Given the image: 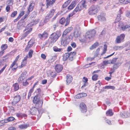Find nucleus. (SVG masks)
<instances>
[{
  "label": "nucleus",
  "mask_w": 130,
  "mask_h": 130,
  "mask_svg": "<svg viewBox=\"0 0 130 130\" xmlns=\"http://www.w3.org/2000/svg\"><path fill=\"white\" fill-rule=\"evenodd\" d=\"M48 33L44 31L42 34H38L39 37L41 39H45L48 37Z\"/></svg>",
  "instance_id": "11"
},
{
  "label": "nucleus",
  "mask_w": 130,
  "mask_h": 130,
  "mask_svg": "<svg viewBox=\"0 0 130 130\" xmlns=\"http://www.w3.org/2000/svg\"><path fill=\"white\" fill-rule=\"evenodd\" d=\"M105 16V14H101L100 15H98L97 16V18L100 21H106V19Z\"/></svg>",
  "instance_id": "17"
},
{
  "label": "nucleus",
  "mask_w": 130,
  "mask_h": 130,
  "mask_svg": "<svg viewBox=\"0 0 130 130\" xmlns=\"http://www.w3.org/2000/svg\"><path fill=\"white\" fill-rule=\"evenodd\" d=\"M56 32L53 33L50 36L51 39L53 40V42H55L57 40V36Z\"/></svg>",
  "instance_id": "19"
},
{
  "label": "nucleus",
  "mask_w": 130,
  "mask_h": 130,
  "mask_svg": "<svg viewBox=\"0 0 130 130\" xmlns=\"http://www.w3.org/2000/svg\"><path fill=\"white\" fill-rule=\"evenodd\" d=\"M65 19L64 18H62L60 20L59 22L61 24H63L65 22Z\"/></svg>",
  "instance_id": "43"
},
{
  "label": "nucleus",
  "mask_w": 130,
  "mask_h": 130,
  "mask_svg": "<svg viewBox=\"0 0 130 130\" xmlns=\"http://www.w3.org/2000/svg\"><path fill=\"white\" fill-rule=\"evenodd\" d=\"M83 81L84 82L86 83V82L88 81V79L85 77H83Z\"/></svg>",
  "instance_id": "64"
},
{
  "label": "nucleus",
  "mask_w": 130,
  "mask_h": 130,
  "mask_svg": "<svg viewBox=\"0 0 130 130\" xmlns=\"http://www.w3.org/2000/svg\"><path fill=\"white\" fill-rule=\"evenodd\" d=\"M7 27V26L6 25L4 26L3 28L1 29L0 30V33L2 32L4 30L6 29V27Z\"/></svg>",
  "instance_id": "59"
},
{
  "label": "nucleus",
  "mask_w": 130,
  "mask_h": 130,
  "mask_svg": "<svg viewBox=\"0 0 130 130\" xmlns=\"http://www.w3.org/2000/svg\"><path fill=\"white\" fill-rule=\"evenodd\" d=\"M20 96L19 95L15 96L14 98L13 101L12 103L16 104L20 101Z\"/></svg>",
  "instance_id": "22"
},
{
  "label": "nucleus",
  "mask_w": 130,
  "mask_h": 130,
  "mask_svg": "<svg viewBox=\"0 0 130 130\" xmlns=\"http://www.w3.org/2000/svg\"><path fill=\"white\" fill-rule=\"evenodd\" d=\"M124 48L123 46H115L113 47V49L115 51L121 50Z\"/></svg>",
  "instance_id": "29"
},
{
  "label": "nucleus",
  "mask_w": 130,
  "mask_h": 130,
  "mask_svg": "<svg viewBox=\"0 0 130 130\" xmlns=\"http://www.w3.org/2000/svg\"><path fill=\"white\" fill-rule=\"evenodd\" d=\"M29 84V83L27 82V80H26L23 82V85L24 86H27Z\"/></svg>",
  "instance_id": "46"
},
{
  "label": "nucleus",
  "mask_w": 130,
  "mask_h": 130,
  "mask_svg": "<svg viewBox=\"0 0 130 130\" xmlns=\"http://www.w3.org/2000/svg\"><path fill=\"white\" fill-rule=\"evenodd\" d=\"M57 56L56 55H55L52 57V58L50 60H49L48 61L49 62H51L54 61L56 58Z\"/></svg>",
  "instance_id": "37"
},
{
  "label": "nucleus",
  "mask_w": 130,
  "mask_h": 130,
  "mask_svg": "<svg viewBox=\"0 0 130 130\" xmlns=\"http://www.w3.org/2000/svg\"><path fill=\"white\" fill-rule=\"evenodd\" d=\"M12 88L14 91H17L19 89V85L17 83H15L13 84Z\"/></svg>",
  "instance_id": "26"
},
{
  "label": "nucleus",
  "mask_w": 130,
  "mask_h": 130,
  "mask_svg": "<svg viewBox=\"0 0 130 130\" xmlns=\"http://www.w3.org/2000/svg\"><path fill=\"white\" fill-rule=\"evenodd\" d=\"M56 1V0H46L47 8H48L49 6H52Z\"/></svg>",
  "instance_id": "18"
},
{
  "label": "nucleus",
  "mask_w": 130,
  "mask_h": 130,
  "mask_svg": "<svg viewBox=\"0 0 130 130\" xmlns=\"http://www.w3.org/2000/svg\"><path fill=\"white\" fill-rule=\"evenodd\" d=\"M118 26L119 28H121L123 30H125L127 29L129 30H130V26L128 25L124 26L123 25V23L122 22L119 23Z\"/></svg>",
  "instance_id": "7"
},
{
  "label": "nucleus",
  "mask_w": 130,
  "mask_h": 130,
  "mask_svg": "<svg viewBox=\"0 0 130 130\" xmlns=\"http://www.w3.org/2000/svg\"><path fill=\"white\" fill-rule=\"evenodd\" d=\"M105 119L106 122L108 124L110 125L111 124V123L110 120H108V119L106 118H105Z\"/></svg>",
  "instance_id": "52"
},
{
  "label": "nucleus",
  "mask_w": 130,
  "mask_h": 130,
  "mask_svg": "<svg viewBox=\"0 0 130 130\" xmlns=\"http://www.w3.org/2000/svg\"><path fill=\"white\" fill-rule=\"evenodd\" d=\"M33 51L32 50H29L28 55H29L28 57L29 58H30L32 56V55L33 53Z\"/></svg>",
  "instance_id": "42"
},
{
  "label": "nucleus",
  "mask_w": 130,
  "mask_h": 130,
  "mask_svg": "<svg viewBox=\"0 0 130 130\" xmlns=\"http://www.w3.org/2000/svg\"><path fill=\"white\" fill-rule=\"evenodd\" d=\"M125 35L124 34H121L120 35L118 36L115 40V42L117 43H120L123 41Z\"/></svg>",
  "instance_id": "6"
},
{
  "label": "nucleus",
  "mask_w": 130,
  "mask_h": 130,
  "mask_svg": "<svg viewBox=\"0 0 130 130\" xmlns=\"http://www.w3.org/2000/svg\"><path fill=\"white\" fill-rule=\"evenodd\" d=\"M99 44L98 42H96L91 47H90V48L91 49H93L97 46Z\"/></svg>",
  "instance_id": "38"
},
{
  "label": "nucleus",
  "mask_w": 130,
  "mask_h": 130,
  "mask_svg": "<svg viewBox=\"0 0 130 130\" xmlns=\"http://www.w3.org/2000/svg\"><path fill=\"white\" fill-rule=\"evenodd\" d=\"M63 69L62 66L60 64L57 65V73L61 72Z\"/></svg>",
  "instance_id": "33"
},
{
  "label": "nucleus",
  "mask_w": 130,
  "mask_h": 130,
  "mask_svg": "<svg viewBox=\"0 0 130 130\" xmlns=\"http://www.w3.org/2000/svg\"><path fill=\"white\" fill-rule=\"evenodd\" d=\"M47 82V80L46 79H44L42 81V83L43 84H46Z\"/></svg>",
  "instance_id": "63"
},
{
  "label": "nucleus",
  "mask_w": 130,
  "mask_h": 130,
  "mask_svg": "<svg viewBox=\"0 0 130 130\" xmlns=\"http://www.w3.org/2000/svg\"><path fill=\"white\" fill-rule=\"evenodd\" d=\"M15 119L14 117H8L7 119L6 122H8L14 120Z\"/></svg>",
  "instance_id": "39"
},
{
  "label": "nucleus",
  "mask_w": 130,
  "mask_h": 130,
  "mask_svg": "<svg viewBox=\"0 0 130 130\" xmlns=\"http://www.w3.org/2000/svg\"><path fill=\"white\" fill-rule=\"evenodd\" d=\"M6 65H5V66L1 70H0V75L4 70L6 67Z\"/></svg>",
  "instance_id": "55"
},
{
  "label": "nucleus",
  "mask_w": 130,
  "mask_h": 130,
  "mask_svg": "<svg viewBox=\"0 0 130 130\" xmlns=\"http://www.w3.org/2000/svg\"><path fill=\"white\" fill-rule=\"evenodd\" d=\"M66 84L69 85L72 81L73 78L72 76L70 74H68L66 76Z\"/></svg>",
  "instance_id": "15"
},
{
  "label": "nucleus",
  "mask_w": 130,
  "mask_h": 130,
  "mask_svg": "<svg viewBox=\"0 0 130 130\" xmlns=\"http://www.w3.org/2000/svg\"><path fill=\"white\" fill-rule=\"evenodd\" d=\"M51 76L53 77H54L56 76V73L54 72H52L50 73Z\"/></svg>",
  "instance_id": "50"
},
{
  "label": "nucleus",
  "mask_w": 130,
  "mask_h": 130,
  "mask_svg": "<svg viewBox=\"0 0 130 130\" xmlns=\"http://www.w3.org/2000/svg\"><path fill=\"white\" fill-rule=\"evenodd\" d=\"M117 59V58H113L111 62V63H112L114 64L113 68L115 69H117L119 66V63H115L116 62V61Z\"/></svg>",
  "instance_id": "14"
},
{
  "label": "nucleus",
  "mask_w": 130,
  "mask_h": 130,
  "mask_svg": "<svg viewBox=\"0 0 130 130\" xmlns=\"http://www.w3.org/2000/svg\"><path fill=\"white\" fill-rule=\"evenodd\" d=\"M34 5V4L33 3L30 4L29 8H28V13L32 10Z\"/></svg>",
  "instance_id": "25"
},
{
  "label": "nucleus",
  "mask_w": 130,
  "mask_h": 130,
  "mask_svg": "<svg viewBox=\"0 0 130 130\" xmlns=\"http://www.w3.org/2000/svg\"><path fill=\"white\" fill-rule=\"evenodd\" d=\"M120 3L124 4H126L130 3V0H119Z\"/></svg>",
  "instance_id": "30"
},
{
  "label": "nucleus",
  "mask_w": 130,
  "mask_h": 130,
  "mask_svg": "<svg viewBox=\"0 0 130 130\" xmlns=\"http://www.w3.org/2000/svg\"><path fill=\"white\" fill-rule=\"evenodd\" d=\"M98 75L96 74L93 75L92 76V79L94 81H95L97 80Z\"/></svg>",
  "instance_id": "40"
},
{
  "label": "nucleus",
  "mask_w": 130,
  "mask_h": 130,
  "mask_svg": "<svg viewBox=\"0 0 130 130\" xmlns=\"http://www.w3.org/2000/svg\"><path fill=\"white\" fill-rule=\"evenodd\" d=\"M40 96L39 95H37L34 98L33 102L34 103L36 104V106L38 107H41L43 103V101L40 99Z\"/></svg>",
  "instance_id": "1"
},
{
  "label": "nucleus",
  "mask_w": 130,
  "mask_h": 130,
  "mask_svg": "<svg viewBox=\"0 0 130 130\" xmlns=\"http://www.w3.org/2000/svg\"><path fill=\"white\" fill-rule=\"evenodd\" d=\"M74 98L76 99H79L80 98V93L75 95L74 97Z\"/></svg>",
  "instance_id": "57"
},
{
  "label": "nucleus",
  "mask_w": 130,
  "mask_h": 130,
  "mask_svg": "<svg viewBox=\"0 0 130 130\" xmlns=\"http://www.w3.org/2000/svg\"><path fill=\"white\" fill-rule=\"evenodd\" d=\"M16 116L19 117H22L24 116V115L22 113H17Z\"/></svg>",
  "instance_id": "49"
},
{
  "label": "nucleus",
  "mask_w": 130,
  "mask_h": 130,
  "mask_svg": "<svg viewBox=\"0 0 130 130\" xmlns=\"http://www.w3.org/2000/svg\"><path fill=\"white\" fill-rule=\"evenodd\" d=\"M19 55H18V56L16 57L15 60L13 62L16 63L18 59L19 58Z\"/></svg>",
  "instance_id": "58"
},
{
  "label": "nucleus",
  "mask_w": 130,
  "mask_h": 130,
  "mask_svg": "<svg viewBox=\"0 0 130 130\" xmlns=\"http://www.w3.org/2000/svg\"><path fill=\"white\" fill-rule=\"evenodd\" d=\"M113 114V113L111 109H110L106 112V115L107 116H112Z\"/></svg>",
  "instance_id": "32"
},
{
  "label": "nucleus",
  "mask_w": 130,
  "mask_h": 130,
  "mask_svg": "<svg viewBox=\"0 0 130 130\" xmlns=\"http://www.w3.org/2000/svg\"><path fill=\"white\" fill-rule=\"evenodd\" d=\"M34 43V41L33 39H31L28 42V44L27 45L26 48L25 49V51H27L29 48L32 47Z\"/></svg>",
  "instance_id": "12"
},
{
  "label": "nucleus",
  "mask_w": 130,
  "mask_h": 130,
  "mask_svg": "<svg viewBox=\"0 0 130 130\" xmlns=\"http://www.w3.org/2000/svg\"><path fill=\"white\" fill-rule=\"evenodd\" d=\"M96 33V31L94 29L91 30L87 31L85 34V38L87 39L92 40Z\"/></svg>",
  "instance_id": "3"
},
{
  "label": "nucleus",
  "mask_w": 130,
  "mask_h": 130,
  "mask_svg": "<svg viewBox=\"0 0 130 130\" xmlns=\"http://www.w3.org/2000/svg\"><path fill=\"white\" fill-rule=\"evenodd\" d=\"M17 12L16 11L13 12L11 15V16L12 17H14L17 14Z\"/></svg>",
  "instance_id": "47"
},
{
  "label": "nucleus",
  "mask_w": 130,
  "mask_h": 130,
  "mask_svg": "<svg viewBox=\"0 0 130 130\" xmlns=\"http://www.w3.org/2000/svg\"><path fill=\"white\" fill-rule=\"evenodd\" d=\"M76 1H72L70 5L68 7V8L69 9H73L74 7L75 6Z\"/></svg>",
  "instance_id": "21"
},
{
  "label": "nucleus",
  "mask_w": 130,
  "mask_h": 130,
  "mask_svg": "<svg viewBox=\"0 0 130 130\" xmlns=\"http://www.w3.org/2000/svg\"><path fill=\"white\" fill-rule=\"evenodd\" d=\"M32 30V28L30 27L29 24L27 25L25 29L24 30V33L21 37V39H23L26 37Z\"/></svg>",
  "instance_id": "5"
},
{
  "label": "nucleus",
  "mask_w": 130,
  "mask_h": 130,
  "mask_svg": "<svg viewBox=\"0 0 130 130\" xmlns=\"http://www.w3.org/2000/svg\"><path fill=\"white\" fill-rule=\"evenodd\" d=\"M55 11V10L54 9L51 10L49 14H48L47 15L46 17L45 20L44 22H47L49 20V19L51 18L53 15Z\"/></svg>",
  "instance_id": "10"
},
{
  "label": "nucleus",
  "mask_w": 130,
  "mask_h": 130,
  "mask_svg": "<svg viewBox=\"0 0 130 130\" xmlns=\"http://www.w3.org/2000/svg\"><path fill=\"white\" fill-rule=\"evenodd\" d=\"M74 11L73 12L71 13L70 14H69L68 15V17H67L66 18V20H67V23H68V24H66L65 25V26H66L68 24H69V20L70 19V17H72L73 15L75 13H74Z\"/></svg>",
  "instance_id": "27"
},
{
  "label": "nucleus",
  "mask_w": 130,
  "mask_h": 130,
  "mask_svg": "<svg viewBox=\"0 0 130 130\" xmlns=\"http://www.w3.org/2000/svg\"><path fill=\"white\" fill-rule=\"evenodd\" d=\"M10 9V7L9 5H7L6 7V10L7 12H9V11Z\"/></svg>",
  "instance_id": "51"
},
{
  "label": "nucleus",
  "mask_w": 130,
  "mask_h": 130,
  "mask_svg": "<svg viewBox=\"0 0 130 130\" xmlns=\"http://www.w3.org/2000/svg\"><path fill=\"white\" fill-rule=\"evenodd\" d=\"M25 79L23 78L20 75L19 78L18 79V81L19 83H21L22 82V81H23L24 79Z\"/></svg>",
  "instance_id": "44"
},
{
  "label": "nucleus",
  "mask_w": 130,
  "mask_h": 130,
  "mask_svg": "<svg viewBox=\"0 0 130 130\" xmlns=\"http://www.w3.org/2000/svg\"><path fill=\"white\" fill-rule=\"evenodd\" d=\"M80 110L83 112H86L87 111L86 106L84 103H81L80 105Z\"/></svg>",
  "instance_id": "13"
},
{
  "label": "nucleus",
  "mask_w": 130,
  "mask_h": 130,
  "mask_svg": "<svg viewBox=\"0 0 130 130\" xmlns=\"http://www.w3.org/2000/svg\"><path fill=\"white\" fill-rule=\"evenodd\" d=\"M8 130H16V129L15 127H11L8 128Z\"/></svg>",
  "instance_id": "61"
},
{
  "label": "nucleus",
  "mask_w": 130,
  "mask_h": 130,
  "mask_svg": "<svg viewBox=\"0 0 130 130\" xmlns=\"http://www.w3.org/2000/svg\"><path fill=\"white\" fill-rule=\"evenodd\" d=\"M25 25L24 21L23 20H20L18 22L17 25V28L18 29H21Z\"/></svg>",
  "instance_id": "8"
},
{
  "label": "nucleus",
  "mask_w": 130,
  "mask_h": 130,
  "mask_svg": "<svg viewBox=\"0 0 130 130\" xmlns=\"http://www.w3.org/2000/svg\"><path fill=\"white\" fill-rule=\"evenodd\" d=\"M37 92L38 93V94L37 95H39V96H40V93L41 92V90L40 88H38L37 89Z\"/></svg>",
  "instance_id": "60"
},
{
  "label": "nucleus",
  "mask_w": 130,
  "mask_h": 130,
  "mask_svg": "<svg viewBox=\"0 0 130 130\" xmlns=\"http://www.w3.org/2000/svg\"><path fill=\"white\" fill-rule=\"evenodd\" d=\"M8 46L6 44H3L1 46L2 49V51H4L7 48Z\"/></svg>",
  "instance_id": "41"
},
{
  "label": "nucleus",
  "mask_w": 130,
  "mask_h": 130,
  "mask_svg": "<svg viewBox=\"0 0 130 130\" xmlns=\"http://www.w3.org/2000/svg\"><path fill=\"white\" fill-rule=\"evenodd\" d=\"M73 29L72 27H69L67 28L63 32L62 36L65 35L68 33L70 32Z\"/></svg>",
  "instance_id": "20"
},
{
  "label": "nucleus",
  "mask_w": 130,
  "mask_h": 130,
  "mask_svg": "<svg viewBox=\"0 0 130 130\" xmlns=\"http://www.w3.org/2000/svg\"><path fill=\"white\" fill-rule=\"evenodd\" d=\"M28 125L26 124H22L19 126V128L21 129L26 128Z\"/></svg>",
  "instance_id": "36"
},
{
  "label": "nucleus",
  "mask_w": 130,
  "mask_h": 130,
  "mask_svg": "<svg viewBox=\"0 0 130 130\" xmlns=\"http://www.w3.org/2000/svg\"><path fill=\"white\" fill-rule=\"evenodd\" d=\"M86 1L85 0H82L80 3L79 4L80 5L81 7L83 9L84 8H86Z\"/></svg>",
  "instance_id": "24"
},
{
  "label": "nucleus",
  "mask_w": 130,
  "mask_h": 130,
  "mask_svg": "<svg viewBox=\"0 0 130 130\" xmlns=\"http://www.w3.org/2000/svg\"><path fill=\"white\" fill-rule=\"evenodd\" d=\"M76 53L75 52H71L70 53H68L64 55L63 57V60H66L68 58L72 60H73L74 56L75 55Z\"/></svg>",
  "instance_id": "4"
},
{
  "label": "nucleus",
  "mask_w": 130,
  "mask_h": 130,
  "mask_svg": "<svg viewBox=\"0 0 130 130\" xmlns=\"http://www.w3.org/2000/svg\"><path fill=\"white\" fill-rule=\"evenodd\" d=\"M8 3V4L9 5L12 4L13 2V1L12 0H8L7 1Z\"/></svg>",
  "instance_id": "54"
},
{
  "label": "nucleus",
  "mask_w": 130,
  "mask_h": 130,
  "mask_svg": "<svg viewBox=\"0 0 130 130\" xmlns=\"http://www.w3.org/2000/svg\"><path fill=\"white\" fill-rule=\"evenodd\" d=\"M100 9V7L97 5H93L90 8L88 12L89 14L92 15L95 14Z\"/></svg>",
  "instance_id": "2"
},
{
  "label": "nucleus",
  "mask_w": 130,
  "mask_h": 130,
  "mask_svg": "<svg viewBox=\"0 0 130 130\" xmlns=\"http://www.w3.org/2000/svg\"><path fill=\"white\" fill-rule=\"evenodd\" d=\"M121 15H120L119 14H118L117 15V17L115 21V23H117L120 21L121 20Z\"/></svg>",
  "instance_id": "35"
},
{
  "label": "nucleus",
  "mask_w": 130,
  "mask_h": 130,
  "mask_svg": "<svg viewBox=\"0 0 130 130\" xmlns=\"http://www.w3.org/2000/svg\"><path fill=\"white\" fill-rule=\"evenodd\" d=\"M123 8L121 7L120 8L118 11V14H119L120 15H121V14L123 13Z\"/></svg>",
  "instance_id": "45"
},
{
  "label": "nucleus",
  "mask_w": 130,
  "mask_h": 130,
  "mask_svg": "<svg viewBox=\"0 0 130 130\" xmlns=\"http://www.w3.org/2000/svg\"><path fill=\"white\" fill-rule=\"evenodd\" d=\"M125 15L126 17L130 18V11H127L126 12Z\"/></svg>",
  "instance_id": "48"
},
{
  "label": "nucleus",
  "mask_w": 130,
  "mask_h": 130,
  "mask_svg": "<svg viewBox=\"0 0 130 130\" xmlns=\"http://www.w3.org/2000/svg\"><path fill=\"white\" fill-rule=\"evenodd\" d=\"M41 57L44 59H45L46 58V56L44 54H41Z\"/></svg>",
  "instance_id": "53"
},
{
  "label": "nucleus",
  "mask_w": 130,
  "mask_h": 130,
  "mask_svg": "<svg viewBox=\"0 0 130 130\" xmlns=\"http://www.w3.org/2000/svg\"><path fill=\"white\" fill-rule=\"evenodd\" d=\"M80 32L79 29L78 30L75 29L74 33V35L75 37L77 38L80 35Z\"/></svg>",
  "instance_id": "23"
},
{
  "label": "nucleus",
  "mask_w": 130,
  "mask_h": 130,
  "mask_svg": "<svg viewBox=\"0 0 130 130\" xmlns=\"http://www.w3.org/2000/svg\"><path fill=\"white\" fill-rule=\"evenodd\" d=\"M27 55L24 57V59L21 62V65L18 66V68L21 69L26 66L27 63Z\"/></svg>",
  "instance_id": "9"
},
{
  "label": "nucleus",
  "mask_w": 130,
  "mask_h": 130,
  "mask_svg": "<svg viewBox=\"0 0 130 130\" xmlns=\"http://www.w3.org/2000/svg\"><path fill=\"white\" fill-rule=\"evenodd\" d=\"M18 68V64L13 62L11 64L10 68H11L13 71H14L16 70Z\"/></svg>",
  "instance_id": "16"
},
{
  "label": "nucleus",
  "mask_w": 130,
  "mask_h": 130,
  "mask_svg": "<svg viewBox=\"0 0 130 130\" xmlns=\"http://www.w3.org/2000/svg\"><path fill=\"white\" fill-rule=\"evenodd\" d=\"M71 45L74 48L76 46V44L74 42H72L71 44Z\"/></svg>",
  "instance_id": "56"
},
{
  "label": "nucleus",
  "mask_w": 130,
  "mask_h": 130,
  "mask_svg": "<svg viewBox=\"0 0 130 130\" xmlns=\"http://www.w3.org/2000/svg\"><path fill=\"white\" fill-rule=\"evenodd\" d=\"M83 9V8L79 4L77 5L74 11L76 12L77 11H79Z\"/></svg>",
  "instance_id": "28"
},
{
  "label": "nucleus",
  "mask_w": 130,
  "mask_h": 130,
  "mask_svg": "<svg viewBox=\"0 0 130 130\" xmlns=\"http://www.w3.org/2000/svg\"><path fill=\"white\" fill-rule=\"evenodd\" d=\"M20 76L24 79L27 76V72L25 71H24L22 72Z\"/></svg>",
  "instance_id": "31"
},
{
  "label": "nucleus",
  "mask_w": 130,
  "mask_h": 130,
  "mask_svg": "<svg viewBox=\"0 0 130 130\" xmlns=\"http://www.w3.org/2000/svg\"><path fill=\"white\" fill-rule=\"evenodd\" d=\"M24 11H21L19 16H20V18L21 16H22L24 15Z\"/></svg>",
  "instance_id": "62"
},
{
  "label": "nucleus",
  "mask_w": 130,
  "mask_h": 130,
  "mask_svg": "<svg viewBox=\"0 0 130 130\" xmlns=\"http://www.w3.org/2000/svg\"><path fill=\"white\" fill-rule=\"evenodd\" d=\"M72 0H68L63 5L62 7L63 8H65L66 7L68 4L71 2Z\"/></svg>",
  "instance_id": "34"
}]
</instances>
